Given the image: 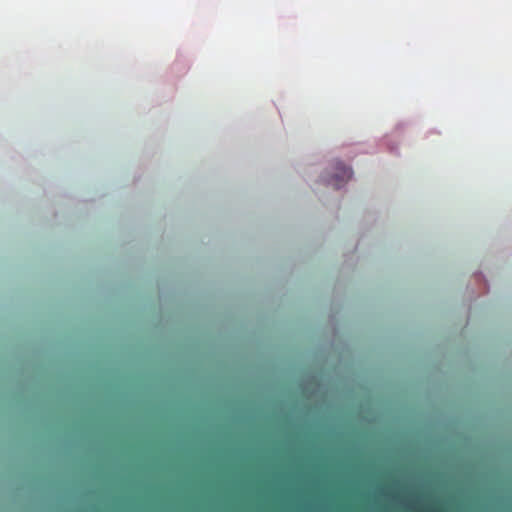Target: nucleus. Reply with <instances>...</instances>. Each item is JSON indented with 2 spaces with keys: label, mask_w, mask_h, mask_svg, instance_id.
Wrapping results in <instances>:
<instances>
[{
  "label": "nucleus",
  "mask_w": 512,
  "mask_h": 512,
  "mask_svg": "<svg viewBox=\"0 0 512 512\" xmlns=\"http://www.w3.org/2000/svg\"><path fill=\"white\" fill-rule=\"evenodd\" d=\"M378 450H121V452H207V453H273V454H284V453H359L364 454L365 452H377ZM387 452H394L395 450H386ZM405 452H414L415 450H404Z\"/></svg>",
  "instance_id": "1"
},
{
  "label": "nucleus",
  "mask_w": 512,
  "mask_h": 512,
  "mask_svg": "<svg viewBox=\"0 0 512 512\" xmlns=\"http://www.w3.org/2000/svg\"><path fill=\"white\" fill-rule=\"evenodd\" d=\"M123 448H137L136 446H124ZM208 448H225L224 446H209ZM228 448H246L245 446H229ZM256 448H261L257 446ZM270 448H294L293 446H271ZM300 448H303L302 446ZM305 448H320L319 446H306ZM349 448H359L358 446H350Z\"/></svg>",
  "instance_id": "3"
},
{
  "label": "nucleus",
  "mask_w": 512,
  "mask_h": 512,
  "mask_svg": "<svg viewBox=\"0 0 512 512\" xmlns=\"http://www.w3.org/2000/svg\"><path fill=\"white\" fill-rule=\"evenodd\" d=\"M334 173L326 179L328 185L335 189L342 187L349 181L353 175L350 167L345 166L342 162L336 161L333 165Z\"/></svg>",
  "instance_id": "2"
}]
</instances>
